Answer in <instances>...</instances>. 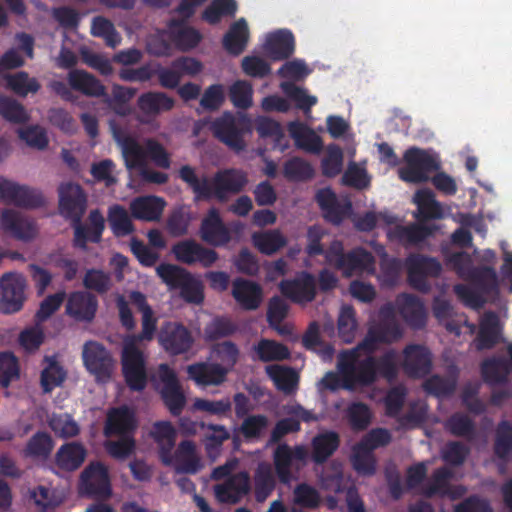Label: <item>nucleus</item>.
I'll use <instances>...</instances> for the list:
<instances>
[{
  "label": "nucleus",
  "instance_id": "obj_12",
  "mask_svg": "<svg viewBox=\"0 0 512 512\" xmlns=\"http://www.w3.org/2000/svg\"><path fill=\"white\" fill-rule=\"evenodd\" d=\"M58 197L60 215L71 222L79 223L87 209V195L83 188L73 182L61 183Z\"/></svg>",
  "mask_w": 512,
  "mask_h": 512
},
{
  "label": "nucleus",
  "instance_id": "obj_51",
  "mask_svg": "<svg viewBox=\"0 0 512 512\" xmlns=\"http://www.w3.org/2000/svg\"><path fill=\"white\" fill-rule=\"evenodd\" d=\"M257 358L262 362L281 361L290 357L289 349L276 341L261 339L255 346Z\"/></svg>",
  "mask_w": 512,
  "mask_h": 512
},
{
  "label": "nucleus",
  "instance_id": "obj_53",
  "mask_svg": "<svg viewBox=\"0 0 512 512\" xmlns=\"http://www.w3.org/2000/svg\"><path fill=\"white\" fill-rule=\"evenodd\" d=\"M202 427L210 430L204 437L206 453L209 457H215L220 453L223 443L230 438V433L224 425L202 424Z\"/></svg>",
  "mask_w": 512,
  "mask_h": 512
},
{
  "label": "nucleus",
  "instance_id": "obj_24",
  "mask_svg": "<svg viewBox=\"0 0 512 512\" xmlns=\"http://www.w3.org/2000/svg\"><path fill=\"white\" fill-rule=\"evenodd\" d=\"M137 429L134 411L127 405L111 408L107 413L104 434L110 436L133 435Z\"/></svg>",
  "mask_w": 512,
  "mask_h": 512
},
{
  "label": "nucleus",
  "instance_id": "obj_4",
  "mask_svg": "<svg viewBox=\"0 0 512 512\" xmlns=\"http://www.w3.org/2000/svg\"><path fill=\"white\" fill-rule=\"evenodd\" d=\"M159 278L170 290H179L180 296L189 303L200 304L204 300L202 283L185 268L161 263L156 268Z\"/></svg>",
  "mask_w": 512,
  "mask_h": 512
},
{
  "label": "nucleus",
  "instance_id": "obj_30",
  "mask_svg": "<svg viewBox=\"0 0 512 512\" xmlns=\"http://www.w3.org/2000/svg\"><path fill=\"white\" fill-rule=\"evenodd\" d=\"M231 293L239 306L246 311L258 309L263 299L260 284L241 277L233 280Z\"/></svg>",
  "mask_w": 512,
  "mask_h": 512
},
{
  "label": "nucleus",
  "instance_id": "obj_21",
  "mask_svg": "<svg viewBox=\"0 0 512 512\" xmlns=\"http://www.w3.org/2000/svg\"><path fill=\"white\" fill-rule=\"evenodd\" d=\"M402 336V329L394 316H386L379 324L369 328L360 346L368 353H373L378 343H391Z\"/></svg>",
  "mask_w": 512,
  "mask_h": 512
},
{
  "label": "nucleus",
  "instance_id": "obj_5",
  "mask_svg": "<svg viewBox=\"0 0 512 512\" xmlns=\"http://www.w3.org/2000/svg\"><path fill=\"white\" fill-rule=\"evenodd\" d=\"M325 258L329 264L341 270L346 277H350L356 272L369 271L373 269L375 264V259L371 252L362 247H357L345 253L340 241L331 243Z\"/></svg>",
  "mask_w": 512,
  "mask_h": 512
},
{
  "label": "nucleus",
  "instance_id": "obj_62",
  "mask_svg": "<svg viewBox=\"0 0 512 512\" xmlns=\"http://www.w3.org/2000/svg\"><path fill=\"white\" fill-rule=\"evenodd\" d=\"M83 286L100 295L106 294L112 287L111 274L101 269H88L83 277Z\"/></svg>",
  "mask_w": 512,
  "mask_h": 512
},
{
  "label": "nucleus",
  "instance_id": "obj_41",
  "mask_svg": "<svg viewBox=\"0 0 512 512\" xmlns=\"http://www.w3.org/2000/svg\"><path fill=\"white\" fill-rule=\"evenodd\" d=\"M500 338L499 317L494 312L484 314L479 325V331L475 339L477 350L492 349Z\"/></svg>",
  "mask_w": 512,
  "mask_h": 512
},
{
  "label": "nucleus",
  "instance_id": "obj_17",
  "mask_svg": "<svg viewBox=\"0 0 512 512\" xmlns=\"http://www.w3.org/2000/svg\"><path fill=\"white\" fill-rule=\"evenodd\" d=\"M250 492L251 479L247 471L232 474L222 483L214 485L215 497L223 504H237Z\"/></svg>",
  "mask_w": 512,
  "mask_h": 512
},
{
  "label": "nucleus",
  "instance_id": "obj_33",
  "mask_svg": "<svg viewBox=\"0 0 512 512\" xmlns=\"http://www.w3.org/2000/svg\"><path fill=\"white\" fill-rule=\"evenodd\" d=\"M67 378V371L57 360L56 355L43 358V369L40 373V386L45 394L61 387Z\"/></svg>",
  "mask_w": 512,
  "mask_h": 512
},
{
  "label": "nucleus",
  "instance_id": "obj_39",
  "mask_svg": "<svg viewBox=\"0 0 512 512\" xmlns=\"http://www.w3.org/2000/svg\"><path fill=\"white\" fill-rule=\"evenodd\" d=\"M165 207V201L157 196H139L130 203V211L135 219L156 221Z\"/></svg>",
  "mask_w": 512,
  "mask_h": 512
},
{
  "label": "nucleus",
  "instance_id": "obj_64",
  "mask_svg": "<svg viewBox=\"0 0 512 512\" xmlns=\"http://www.w3.org/2000/svg\"><path fill=\"white\" fill-rule=\"evenodd\" d=\"M338 334L345 343H351L356 335L357 321L355 317V310L350 305H343L341 307L338 317Z\"/></svg>",
  "mask_w": 512,
  "mask_h": 512
},
{
  "label": "nucleus",
  "instance_id": "obj_14",
  "mask_svg": "<svg viewBox=\"0 0 512 512\" xmlns=\"http://www.w3.org/2000/svg\"><path fill=\"white\" fill-rule=\"evenodd\" d=\"M25 278L8 272L0 278V311L12 314L20 311L25 301Z\"/></svg>",
  "mask_w": 512,
  "mask_h": 512
},
{
  "label": "nucleus",
  "instance_id": "obj_31",
  "mask_svg": "<svg viewBox=\"0 0 512 512\" xmlns=\"http://www.w3.org/2000/svg\"><path fill=\"white\" fill-rule=\"evenodd\" d=\"M398 311L408 325L420 329L426 324L427 314L423 302L415 295L403 293L396 298Z\"/></svg>",
  "mask_w": 512,
  "mask_h": 512
},
{
  "label": "nucleus",
  "instance_id": "obj_7",
  "mask_svg": "<svg viewBox=\"0 0 512 512\" xmlns=\"http://www.w3.org/2000/svg\"><path fill=\"white\" fill-rule=\"evenodd\" d=\"M249 128V121L244 117H237L230 112L223 113L211 124L213 135L229 149L239 153L246 147L244 134Z\"/></svg>",
  "mask_w": 512,
  "mask_h": 512
},
{
  "label": "nucleus",
  "instance_id": "obj_57",
  "mask_svg": "<svg viewBox=\"0 0 512 512\" xmlns=\"http://www.w3.org/2000/svg\"><path fill=\"white\" fill-rule=\"evenodd\" d=\"M275 472L279 481L288 484L292 480V453L291 447L287 444H280L274 451Z\"/></svg>",
  "mask_w": 512,
  "mask_h": 512
},
{
  "label": "nucleus",
  "instance_id": "obj_9",
  "mask_svg": "<svg viewBox=\"0 0 512 512\" xmlns=\"http://www.w3.org/2000/svg\"><path fill=\"white\" fill-rule=\"evenodd\" d=\"M158 343L170 356H179L190 352L195 339L192 332L182 323L166 321L157 335Z\"/></svg>",
  "mask_w": 512,
  "mask_h": 512
},
{
  "label": "nucleus",
  "instance_id": "obj_58",
  "mask_svg": "<svg viewBox=\"0 0 512 512\" xmlns=\"http://www.w3.org/2000/svg\"><path fill=\"white\" fill-rule=\"evenodd\" d=\"M7 87L20 97L37 93L41 87L36 78H30L25 71H19L6 77Z\"/></svg>",
  "mask_w": 512,
  "mask_h": 512
},
{
  "label": "nucleus",
  "instance_id": "obj_19",
  "mask_svg": "<svg viewBox=\"0 0 512 512\" xmlns=\"http://www.w3.org/2000/svg\"><path fill=\"white\" fill-rule=\"evenodd\" d=\"M279 289L284 297L295 303L311 302L316 296L315 277L303 271L294 279L282 280Z\"/></svg>",
  "mask_w": 512,
  "mask_h": 512
},
{
  "label": "nucleus",
  "instance_id": "obj_44",
  "mask_svg": "<svg viewBox=\"0 0 512 512\" xmlns=\"http://www.w3.org/2000/svg\"><path fill=\"white\" fill-rule=\"evenodd\" d=\"M509 373V363L502 357L488 358L481 364L482 379L490 386L505 384L508 381Z\"/></svg>",
  "mask_w": 512,
  "mask_h": 512
},
{
  "label": "nucleus",
  "instance_id": "obj_47",
  "mask_svg": "<svg viewBox=\"0 0 512 512\" xmlns=\"http://www.w3.org/2000/svg\"><path fill=\"white\" fill-rule=\"evenodd\" d=\"M276 479L269 464L260 463L254 473V497L263 503L274 491Z\"/></svg>",
  "mask_w": 512,
  "mask_h": 512
},
{
  "label": "nucleus",
  "instance_id": "obj_10",
  "mask_svg": "<svg viewBox=\"0 0 512 512\" xmlns=\"http://www.w3.org/2000/svg\"><path fill=\"white\" fill-rule=\"evenodd\" d=\"M80 490L89 498L108 500L112 487L107 467L100 462L89 464L81 473Z\"/></svg>",
  "mask_w": 512,
  "mask_h": 512
},
{
  "label": "nucleus",
  "instance_id": "obj_40",
  "mask_svg": "<svg viewBox=\"0 0 512 512\" xmlns=\"http://www.w3.org/2000/svg\"><path fill=\"white\" fill-rule=\"evenodd\" d=\"M249 36L247 21L244 18H240L231 24L224 35L223 47L230 55L238 56L246 49Z\"/></svg>",
  "mask_w": 512,
  "mask_h": 512
},
{
  "label": "nucleus",
  "instance_id": "obj_13",
  "mask_svg": "<svg viewBox=\"0 0 512 512\" xmlns=\"http://www.w3.org/2000/svg\"><path fill=\"white\" fill-rule=\"evenodd\" d=\"M158 372L161 383L159 390L161 399L171 415L179 416L186 405V397L177 374L168 364H161Z\"/></svg>",
  "mask_w": 512,
  "mask_h": 512
},
{
  "label": "nucleus",
  "instance_id": "obj_56",
  "mask_svg": "<svg viewBox=\"0 0 512 512\" xmlns=\"http://www.w3.org/2000/svg\"><path fill=\"white\" fill-rule=\"evenodd\" d=\"M237 11L235 0H212L202 13V19L210 25L218 24L223 16H234Z\"/></svg>",
  "mask_w": 512,
  "mask_h": 512
},
{
  "label": "nucleus",
  "instance_id": "obj_38",
  "mask_svg": "<svg viewBox=\"0 0 512 512\" xmlns=\"http://www.w3.org/2000/svg\"><path fill=\"white\" fill-rule=\"evenodd\" d=\"M87 455L85 447L79 442L63 444L55 454V463L63 471L72 472L81 467Z\"/></svg>",
  "mask_w": 512,
  "mask_h": 512
},
{
  "label": "nucleus",
  "instance_id": "obj_45",
  "mask_svg": "<svg viewBox=\"0 0 512 512\" xmlns=\"http://www.w3.org/2000/svg\"><path fill=\"white\" fill-rule=\"evenodd\" d=\"M122 149L125 166L129 170L143 169L146 166V147L133 137L126 135L117 139Z\"/></svg>",
  "mask_w": 512,
  "mask_h": 512
},
{
  "label": "nucleus",
  "instance_id": "obj_26",
  "mask_svg": "<svg viewBox=\"0 0 512 512\" xmlns=\"http://www.w3.org/2000/svg\"><path fill=\"white\" fill-rule=\"evenodd\" d=\"M315 199L322 211L323 218L333 224L340 225L351 211L349 201L339 202L335 192L331 188L318 190Z\"/></svg>",
  "mask_w": 512,
  "mask_h": 512
},
{
  "label": "nucleus",
  "instance_id": "obj_29",
  "mask_svg": "<svg viewBox=\"0 0 512 512\" xmlns=\"http://www.w3.org/2000/svg\"><path fill=\"white\" fill-rule=\"evenodd\" d=\"M98 300L88 291H74L67 298L65 312L77 321L90 322L94 319Z\"/></svg>",
  "mask_w": 512,
  "mask_h": 512
},
{
  "label": "nucleus",
  "instance_id": "obj_43",
  "mask_svg": "<svg viewBox=\"0 0 512 512\" xmlns=\"http://www.w3.org/2000/svg\"><path fill=\"white\" fill-rule=\"evenodd\" d=\"M468 279L485 297H494L499 293L497 275L492 267H474L469 271Z\"/></svg>",
  "mask_w": 512,
  "mask_h": 512
},
{
  "label": "nucleus",
  "instance_id": "obj_37",
  "mask_svg": "<svg viewBox=\"0 0 512 512\" xmlns=\"http://www.w3.org/2000/svg\"><path fill=\"white\" fill-rule=\"evenodd\" d=\"M175 100L164 92L149 91L141 94L137 100V107L146 117H156L162 112L170 111Z\"/></svg>",
  "mask_w": 512,
  "mask_h": 512
},
{
  "label": "nucleus",
  "instance_id": "obj_49",
  "mask_svg": "<svg viewBox=\"0 0 512 512\" xmlns=\"http://www.w3.org/2000/svg\"><path fill=\"white\" fill-rule=\"evenodd\" d=\"M252 239L255 247L265 255H272L287 244L286 237L278 229L254 233Z\"/></svg>",
  "mask_w": 512,
  "mask_h": 512
},
{
  "label": "nucleus",
  "instance_id": "obj_6",
  "mask_svg": "<svg viewBox=\"0 0 512 512\" xmlns=\"http://www.w3.org/2000/svg\"><path fill=\"white\" fill-rule=\"evenodd\" d=\"M122 374L126 385L132 391H143L148 383L146 358L133 342H124L121 355Z\"/></svg>",
  "mask_w": 512,
  "mask_h": 512
},
{
  "label": "nucleus",
  "instance_id": "obj_32",
  "mask_svg": "<svg viewBox=\"0 0 512 512\" xmlns=\"http://www.w3.org/2000/svg\"><path fill=\"white\" fill-rule=\"evenodd\" d=\"M169 39L181 51L194 49L202 40L201 33L194 27L186 26L184 20L171 19L168 23Z\"/></svg>",
  "mask_w": 512,
  "mask_h": 512
},
{
  "label": "nucleus",
  "instance_id": "obj_52",
  "mask_svg": "<svg viewBox=\"0 0 512 512\" xmlns=\"http://www.w3.org/2000/svg\"><path fill=\"white\" fill-rule=\"evenodd\" d=\"M445 429L456 437L472 439L476 433L474 421L461 412L453 413L444 424Z\"/></svg>",
  "mask_w": 512,
  "mask_h": 512
},
{
  "label": "nucleus",
  "instance_id": "obj_20",
  "mask_svg": "<svg viewBox=\"0 0 512 512\" xmlns=\"http://www.w3.org/2000/svg\"><path fill=\"white\" fill-rule=\"evenodd\" d=\"M199 234L205 243L214 247L225 246L232 239L229 228L216 208L209 209L202 219Z\"/></svg>",
  "mask_w": 512,
  "mask_h": 512
},
{
  "label": "nucleus",
  "instance_id": "obj_55",
  "mask_svg": "<svg viewBox=\"0 0 512 512\" xmlns=\"http://www.w3.org/2000/svg\"><path fill=\"white\" fill-rule=\"evenodd\" d=\"M351 463L358 474L371 476L376 472V460L373 451L361 446V443H357L353 447Z\"/></svg>",
  "mask_w": 512,
  "mask_h": 512
},
{
  "label": "nucleus",
  "instance_id": "obj_27",
  "mask_svg": "<svg viewBox=\"0 0 512 512\" xmlns=\"http://www.w3.org/2000/svg\"><path fill=\"white\" fill-rule=\"evenodd\" d=\"M0 225L5 233L18 240L29 241L37 235L34 221L12 209L2 211Z\"/></svg>",
  "mask_w": 512,
  "mask_h": 512
},
{
  "label": "nucleus",
  "instance_id": "obj_42",
  "mask_svg": "<svg viewBox=\"0 0 512 512\" xmlns=\"http://www.w3.org/2000/svg\"><path fill=\"white\" fill-rule=\"evenodd\" d=\"M312 459L316 464L325 463L339 448L340 436L335 431H325L312 439Z\"/></svg>",
  "mask_w": 512,
  "mask_h": 512
},
{
  "label": "nucleus",
  "instance_id": "obj_15",
  "mask_svg": "<svg viewBox=\"0 0 512 512\" xmlns=\"http://www.w3.org/2000/svg\"><path fill=\"white\" fill-rule=\"evenodd\" d=\"M0 197L8 204L22 208H39L45 204L42 193L26 185L0 177Z\"/></svg>",
  "mask_w": 512,
  "mask_h": 512
},
{
  "label": "nucleus",
  "instance_id": "obj_23",
  "mask_svg": "<svg viewBox=\"0 0 512 512\" xmlns=\"http://www.w3.org/2000/svg\"><path fill=\"white\" fill-rule=\"evenodd\" d=\"M82 357L86 369L97 378L110 376L113 360L109 351L102 344L95 341L86 342Z\"/></svg>",
  "mask_w": 512,
  "mask_h": 512
},
{
  "label": "nucleus",
  "instance_id": "obj_25",
  "mask_svg": "<svg viewBox=\"0 0 512 512\" xmlns=\"http://www.w3.org/2000/svg\"><path fill=\"white\" fill-rule=\"evenodd\" d=\"M188 378L198 387L219 386L228 375V369L218 363L196 362L187 366Z\"/></svg>",
  "mask_w": 512,
  "mask_h": 512
},
{
  "label": "nucleus",
  "instance_id": "obj_3",
  "mask_svg": "<svg viewBox=\"0 0 512 512\" xmlns=\"http://www.w3.org/2000/svg\"><path fill=\"white\" fill-rule=\"evenodd\" d=\"M178 176L191 188L195 200H210L214 197L225 201L229 194L240 193L248 182L247 174L234 168L216 172L211 181L206 175L198 177L194 167L183 165Z\"/></svg>",
  "mask_w": 512,
  "mask_h": 512
},
{
  "label": "nucleus",
  "instance_id": "obj_35",
  "mask_svg": "<svg viewBox=\"0 0 512 512\" xmlns=\"http://www.w3.org/2000/svg\"><path fill=\"white\" fill-rule=\"evenodd\" d=\"M288 131L295 145L309 153L319 154L323 148V141L314 130L300 121H292L288 124Z\"/></svg>",
  "mask_w": 512,
  "mask_h": 512
},
{
  "label": "nucleus",
  "instance_id": "obj_34",
  "mask_svg": "<svg viewBox=\"0 0 512 512\" xmlns=\"http://www.w3.org/2000/svg\"><path fill=\"white\" fill-rule=\"evenodd\" d=\"M295 48V40L291 31L283 29L270 34L264 44V50L273 60L289 58Z\"/></svg>",
  "mask_w": 512,
  "mask_h": 512
},
{
  "label": "nucleus",
  "instance_id": "obj_22",
  "mask_svg": "<svg viewBox=\"0 0 512 512\" xmlns=\"http://www.w3.org/2000/svg\"><path fill=\"white\" fill-rule=\"evenodd\" d=\"M74 229L73 246L83 251L87 250V243H99L105 229V220L98 209L91 210L88 216V224L72 222Z\"/></svg>",
  "mask_w": 512,
  "mask_h": 512
},
{
  "label": "nucleus",
  "instance_id": "obj_36",
  "mask_svg": "<svg viewBox=\"0 0 512 512\" xmlns=\"http://www.w3.org/2000/svg\"><path fill=\"white\" fill-rule=\"evenodd\" d=\"M71 89L90 97L106 96L105 86L92 74L85 70L73 69L68 73Z\"/></svg>",
  "mask_w": 512,
  "mask_h": 512
},
{
  "label": "nucleus",
  "instance_id": "obj_8",
  "mask_svg": "<svg viewBox=\"0 0 512 512\" xmlns=\"http://www.w3.org/2000/svg\"><path fill=\"white\" fill-rule=\"evenodd\" d=\"M405 165L398 171L401 180L408 183H423L429 179V174L439 170L440 165L428 152L417 147H411L404 153Z\"/></svg>",
  "mask_w": 512,
  "mask_h": 512
},
{
  "label": "nucleus",
  "instance_id": "obj_28",
  "mask_svg": "<svg viewBox=\"0 0 512 512\" xmlns=\"http://www.w3.org/2000/svg\"><path fill=\"white\" fill-rule=\"evenodd\" d=\"M436 230L434 225H426L421 222L412 223L406 226L396 225L387 231V237L391 242L402 246L417 245L433 235Z\"/></svg>",
  "mask_w": 512,
  "mask_h": 512
},
{
  "label": "nucleus",
  "instance_id": "obj_61",
  "mask_svg": "<svg viewBox=\"0 0 512 512\" xmlns=\"http://www.w3.org/2000/svg\"><path fill=\"white\" fill-rule=\"evenodd\" d=\"M283 174L290 181H306L313 178L314 169L308 161L293 157L285 162Z\"/></svg>",
  "mask_w": 512,
  "mask_h": 512
},
{
  "label": "nucleus",
  "instance_id": "obj_16",
  "mask_svg": "<svg viewBox=\"0 0 512 512\" xmlns=\"http://www.w3.org/2000/svg\"><path fill=\"white\" fill-rule=\"evenodd\" d=\"M175 258L184 264L199 263L204 268H210L219 259V254L211 248L205 247L193 239L177 242L171 249Z\"/></svg>",
  "mask_w": 512,
  "mask_h": 512
},
{
  "label": "nucleus",
  "instance_id": "obj_48",
  "mask_svg": "<svg viewBox=\"0 0 512 512\" xmlns=\"http://www.w3.org/2000/svg\"><path fill=\"white\" fill-rule=\"evenodd\" d=\"M493 452L496 458L508 462L512 452V424L507 420H502L496 427Z\"/></svg>",
  "mask_w": 512,
  "mask_h": 512
},
{
  "label": "nucleus",
  "instance_id": "obj_59",
  "mask_svg": "<svg viewBox=\"0 0 512 512\" xmlns=\"http://www.w3.org/2000/svg\"><path fill=\"white\" fill-rule=\"evenodd\" d=\"M457 386L455 378L440 375H432L423 383V389L430 395L437 398H446L451 396Z\"/></svg>",
  "mask_w": 512,
  "mask_h": 512
},
{
  "label": "nucleus",
  "instance_id": "obj_18",
  "mask_svg": "<svg viewBox=\"0 0 512 512\" xmlns=\"http://www.w3.org/2000/svg\"><path fill=\"white\" fill-rule=\"evenodd\" d=\"M402 368L410 378H423L432 370V354L424 345L409 344L403 350Z\"/></svg>",
  "mask_w": 512,
  "mask_h": 512
},
{
  "label": "nucleus",
  "instance_id": "obj_54",
  "mask_svg": "<svg viewBox=\"0 0 512 512\" xmlns=\"http://www.w3.org/2000/svg\"><path fill=\"white\" fill-rule=\"evenodd\" d=\"M136 92V88L114 84L112 87V96L106 93L104 97L106 103L116 114L126 116L129 112L127 103L135 96Z\"/></svg>",
  "mask_w": 512,
  "mask_h": 512
},
{
  "label": "nucleus",
  "instance_id": "obj_2",
  "mask_svg": "<svg viewBox=\"0 0 512 512\" xmlns=\"http://www.w3.org/2000/svg\"><path fill=\"white\" fill-rule=\"evenodd\" d=\"M149 435L157 445L159 459L164 465L175 462L178 474H196L201 470L202 463L192 440H182L173 453L177 430L170 421H156Z\"/></svg>",
  "mask_w": 512,
  "mask_h": 512
},
{
  "label": "nucleus",
  "instance_id": "obj_50",
  "mask_svg": "<svg viewBox=\"0 0 512 512\" xmlns=\"http://www.w3.org/2000/svg\"><path fill=\"white\" fill-rule=\"evenodd\" d=\"M108 223L116 237H124L134 231V226L127 210L119 204L109 207Z\"/></svg>",
  "mask_w": 512,
  "mask_h": 512
},
{
  "label": "nucleus",
  "instance_id": "obj_11",
  "mask_svg": "<svg viewBox=\"0 0 512 512\" xmlns=\"http://www.w3.org/2000/svg\"><path fill=\"white\" fill-rule=\"evenodd\" d=\"M409 284L421 292H428L430 284L427 277H438L442 271L441 263L433 257L413 253L406 259Z\"/></svg>",
  "mask_w": 512,
  "mask_h": 512
},
{
  "label": "nucleus",
  "instance_id": "obj_1",
  "mask_svg": "<svg viewBox=\"0 0 512 512\" xmlns=\"http://www.w3.org/2000/svg\"><path fill=\"white\" fill-rule=\"evenodd\" d=\"M364 346L360 343L349 350H343L338 355L337 368L343 380V388L353 390L355 387H369L378 377L388 383L394 382L399 373L398 354L394 349H389L381 356H373L369 353L360 359V351Z\"/></svg>",
  "mask_w": 512,
  "mask_h": 512
},
{
  "label": "nucleus",
  "instance_id": "obj_46",
  "mask_svg": "<svg viewBox=\"0 0 512 512\" xmlns=\"http://www.w3.org/2000/svg\"><path fill=\"white\" fill-rule=\"evenodd\" d=\"M266 373L274 382L275 387L285 394H292L297 389L299 376L293 368L269 365L266 367Z\"/></svg>",
  "mask_w": 512,
  "mask_h": 512
},
{
  "label": "nucleus",
  "instance_id": "obj_63",
  "mask_svg": "<svg viewBox=\"0 0 512 512\" xmlns=\"http://www.w3.org/2000/svg\"><path fill=\"white\" fill-rule=\"evenodd\" d=\"M91 34L105 40L107 46L115 48L121 42V37L116 31L113 23L102 17L97 16L92 20Z\"/></svg>",
  "mask_w": 512,
  "mask_h": 512
},
{
  "label": "nucleus",
  "instance_id": "obj_60",
  "mask_svg": "<svg viewBox=\"0 0 512 512\" xmlns=\"http://www.w3.org/2000/svg\"><path fill=\"white\" fill-rule=\"evenodd\" d=\"M284 94L292 101L298 109H301L305 114L311 111L312 106L317 103L315 96L307 94V90L297 86L292 82H282L280 85Z\"/></svg>",
  "mask_w": 512,
  "mask_h": 512
}]
</instances>
